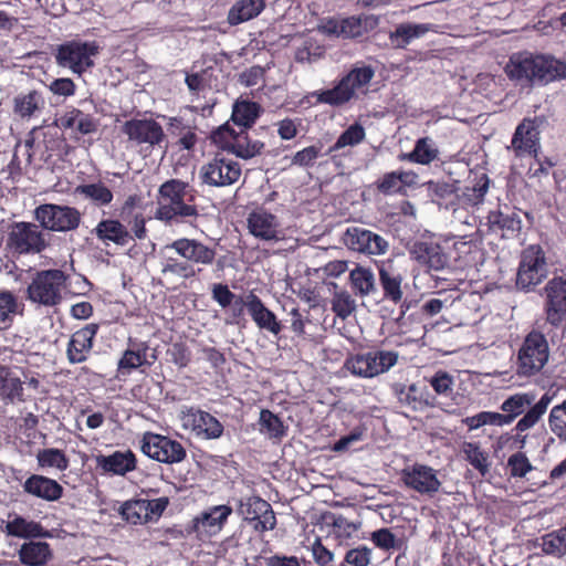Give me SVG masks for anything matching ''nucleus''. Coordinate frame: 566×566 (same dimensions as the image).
<instances>
[{
    "mask_svg": "<svg viewBox=\"0 0 566 566\" xmlns=\"http://www.w3.org/2000/svg\"><path fill=\"white\" fill-rule=\"evenodd\" d=\"M534 395L530 392H517L507 397L500 406L507 424H511L518 416L533 403Z\"/></svg>",
    "mask_w": 566,
    "mask_h": 566,
    "instance_id": "46",
    "label": "nucleus"
},
{
    "mask_svg": "<svg viewBox=\"0 0 566 566\" xmlns=\"http://www.w3.org/2000/svg\"><path fill=\"white\" fill-rule=\"evenodd\" d=\"M379 284L382 291V301L395 305L403 300V275L395 266L392 260L381 261L378 265Z\"/></svg>",
    "mask_w": 566,
    "mask_h": 566,
    "instance_id": "26",
    "label": "nucleus"
},
{
    "mask_svg": "<svg viewBox=\"0 0 566 566\" xmlns=\"http://www.w3.org/2000/svg\"><path fill=\"white\" fill-rule=\"evenodd\" d=\"M504 73L522 88L543 87L566 78V62L552 54L520 51L510 55Z\"/></svg>",
    "mask_w": 566,
    "mask_h": 566,
    "instance_id": "1",
    "label": "nucleus"
},
{
    "mask_svg": "<svg viewBox=\"0 0 566 566\" xmlns=\"http://www.w3.org/2000/svg\"><path fill=\"white\" fill-rule=\"evenodd\" d=\"M544 314L551 342H555L557 331L566 328V279L555 276L545 285Z\"/></svg>",
    "mask_w": 566,
    "mask_h": 566,
    "instance_id": "9",
    "label": "nucleus"
},
{
    "mask_svg": "<svg viewBox=\"0 0 566 566\" xmlns=\"http://www.w3.org/2000/svg\"><path fill=\"white\" fill-rule=\"evenodd\" d=\"M69 275L60 269L38 271L27 289L28 298L38 305L53 307L63 300Z\"/></svg>",
    "mask_w": 566,
    "mask_h": 566,
    "instance_id": "5",
    "label": "nucleus"
},
{
    "mask_svg": "<svg viewBox=\"0 0 566 566\" xmlns=\"http://www.w3.org/2000/svg\"><path fill=\"white\" fill-rule=\"evenodd\" d=\"M428 191L432 200L439 205L442 202H450L451 205H455L453 199L457 200L458 196L457 182L429 181Z\"/></svg>",
    "mask_w": 566,
    "mask_h": 566,
    "instance_id": "55",
    "label": "nucleus"
},
{
    "mask_svg": "<svg viewBox=\"0 0 566 566\" xmlns=\"http://www.w3.org/2000/svg\"><path fill=\"white\" fill-rule=\"evenodd\" d=\"M469 463L482 475L489 472V457L479 446L469 443L464 450Z\"/></svg>",
    "mask_w": 566,
    "mask_h": 566,
    "instance_id": "63",
    "label": "nucleus"
},
{
    "mask_svg": "<svg viewBox=\"0 0 566 566\" xmlns=\"http://www.w3.org/2000/svg\"><path fill=\"white\" fill-rule=\"evenodd\" d=\"M143 505L142 499L129 500L122 504L119 513L127 523L134 525L145 524L148 522V515L145 514V506Z\"/></svg>",
    "mask_w": 566,
    "mask_h": 566,
    "instance_id": "57",
    "label": "nucleus"
},
{
    "mask_svg": "<svg viewBox=\"0 0 566 566\" xmlns=\"http://www.w3.org/2000/svg\"><path fill=\"white\" fill-rule=\"evenodd\" d=\"M34 218L45 230L69 232L80 227L82 213L75 207L43 203L35 208Z\"/></svg>",
    "mask_w": 566,
    "mask_h": 566,
    "instance_id": "11",
    "label": "nucleus"
},
{
    "mask_svg": "<svg viewBox=\"0 0 566 566\" xmlns=\"http://www.w3.org/2000/svg\"><path fill=\"white\" fill-rule=\"evenodd\" d=\"M22 488L27 494L48 502L59 501L64 492L63 486L57 481L40 474L30 475Z\"/></svg>",
    "mask_w": 566,
    "mask_h": 566,
    "instance_id": "31",
    "label": "nucleus"
},
{
    "mask_svg": "<svg viewBox=\"0 0 566 566\" xmlns=\"http://www.w3.org/2000/svg\"><path fill=\"white\" fill-rule=\"evenodd\" d=\"M224 130L232 135L230 148L233 154L243 159H250L260 155L264 148V144L260 140H252L245 129L234 134L233 129L226 127Z\"/></svg>",
    "mask_w": 566,
    "mask_h": 566,
    "instance_id": "43",
    "label": "nucleus"
},
{
    "mask_svg": "<svg viewBox=\"0 0 566 566\" xmlns=\"http://www.w3.org/2000/svg\"><path fill=\"white\" fill-rule=\"evenodd\" d=\"M74 192L76 195L83 196L86 199H90L98 207L108 206L114 198L112 190L101 181L78 185Z\"/></svg>",
    "mask_w": 566,
    "mask_h": 566,
    "instance_id": "49",
    "label": "nucleus"
},
{
    "mask_svg": "<svg viewBox=\"0 0 566 566\" xmlns=\"http://www.w3.org/2000/svg\"><path fill=\"white\" fill-rule=\"evenodd\" d=\"M343 242L349 250L367 255L385 254L389 249V243L385 238L357 226L346 229Z\"/></svg>",
    "mask_w": 566,
    "mask_h": 566,
    "instance_id": "20",
    "label": "nucleus"
},
{
    "mask_svg": "<svg viewBox=\"0 0 566 566\" xmlns=\"http://www.w3.org/2000/svg\"><path fill=\"white\" fill-rule=\"evenodd\" d=\"M98 329V324L90 323L72 334L66 345V357L70 364H81L88 358Z\"/></svg>",
    "mask_w": 566,
    "mask_h": 566,
    "instance_id": "25",
    "label": "nucleus"
},
{
    "mask_svg": "<svg viewBox=\"0 0 566 566\" xmlns=\"http://www.w3.org/2000/svg\"><path fill=\"white\" fill-rule=\"evenodd\" d=\"M398 358L395 350L375 349L348 356L344 367L356 377L374 378L387 373L398 363Z\"/></svg>",
    "mask_w": 566,
    "mask_h": 566,
    "instance_id": "8",
    "label": "nucleus"
},
{
    "mask_svg": "<svg viewBox=\"0 0 566 566\" xmlns=\"http://www.w3.org/2000/svg\"><path fill=\"white\" fill-rule=\"evenodd\" d=\"M247 228L251 235L264 242H279L286 237L277 216L263 207H258L248 214Z\"/></svg>",
    "mask_w": 566,
    "mask_h": 566,
    "instance_id": "15",
    "label": "nucleus"
},
{
    "mask_svg": "<svg viewBox=\"0 0 566 566\" xmlns=\"http://www.w3.org/2000/svg\"><path fill=\"white\" fill-rule=\"evenodd\" d=\"M264 8V0H238L230 8L227 20L230 25H238L258 17Z\"/></svg>",
    "mask_w": 566,
    "mask_h": 566,
    "instance_id": "44",
    "label": "nucleus"
},
{
    "mask_svg": "<svg viewBox=\"0 0 566 566\" xmlns=\"http://www.w3.org/2000/svg\"><path fill=\"white\" fill-rule=\"evenodd\" d=\"M46 247L44 234L36 224L23 221L11 224L6 239V250L12 255L39 254Z\"/></svg>",
    "mask_w": 566,
    "mask_h": 566,
    "instance_id": "10",
    "label": "nucleus"
},
{
    "mask_svg": "<svg viewBox=\"0 0 566 566\" xmlns=\"http://www.w3.org/2000/svg\"><path fill=\"white\" fill-rule=\"evenodd\" d=\"M374 76L375 70L371 65L354 66L332 88L310 92L302 98V103L342 107L357 99L359 94H366Z\"/></svg>",
    "mask_w": 566,
    "mask_h": 566,
    "instance_id": "3",
    "label": "nucleus"
},
{
    "mask_svg": "<svg viewBox=\"0 0 566 566\" xmlns=\"http://www.w3.org/2000/svg\"><path fill=\"white\" fill-rule=\"evenodd\" d=\"M428 382L439 396L449 397L453 392L454 378L446 370H437L430 378H428Z\"/></svg>",
    "mask_w": 566,
    "mask_h": 566,
    "instance_id": "62",
    "label": "nucleus"
},
{
    "mask_svg": "<svg viewBox=\"0 0 566 566\" xmlns=\"http://www.w3.org/2000/svg\"><path fill=\"white\" fill-rule=\"evenodd\" d=\"M119 219H102L94 228V233L104 243L113 242L116 245L125 247L137 239L132 229Z\"/></svg>",
    "mask_w": 566,
    "mask_h": 566,
    "instance_id": "30",
    "label": "nucleus"
},
{
    "mask_svg": "<svg viewBox=\"0 0 566 566\" xmlns=\"http://www.w3.org/2000/svg\"><path fill=\"white\" fill-rule=\"evenodd\" d=\"M406 172H387L381 179L377 181V189L384 195H390L397 192L401 188V184L405 181Z\"/></svg>",
    "mask_w": 566,
    "mask_h": 566,
    "instance_id": "64",
    "label": "nucleus"
},
{
    "mask_svg": "<svg viewBox=\"0 0 566 566\" xmlns=\"http://www.w3.org/2000/svg\"><path fill=\"white\" fill-rule=\"evenodd\" d=\"M332 310L337 317L345 319L356 310V302L347 291L335 292L332 298Z\"/></svg>",
    "mask_w": 566,
    "mask_h": 566,
    "instance_id": "60",
    "label": "nucleus"
},
{
    "mask_svg": "<svg viewBox=\"0 0 566 566\" xmlns=\"http://www.w3.org/2000/svg\"><path fill=\"white\" fill-rule=\"evenodd\" d=\"M323 145L321 143L307 146L294 154L291 159L292 166L302 168L312 167L316 159L322 156Z\"/></svg>",
    "mask_w": 566,
    "mask_h": 566,
    "instance_id": "61",
    "label": "nucleus"
},
{
    "mask_svg": "<svg viewBox=\"0 0 566 566\" xmlns=\"http://www.w3.org/2000/svg\"><path fill=\"white\" fill-rule=\"evenodd\" d=\"M54 125L60 129H76L82 135H90L97 130L96 119L80 108L69 106L55 118Z\"/></svg>",
    "mask_w": 566,
    "mask_h": 566,
    "instance_id": "32",
    "label": "nucleus"
},
{
    "mask_svg": "<svg viewBox=\"0 0 566 566\" xmlns=\"http://www.w3.org/2000/svg\"><path fill=\"white\" fill-rule=\"evenodd\" d=\"M142 451L148 458L166 464L180 463L187 457V451L179 441L154 432L143 436Z\"/></svg>",
    "mask_w": 566,
    "mask_h": 566,
    "instance_id": "12",
    "label": "nucleus"
},
{
    "mask_svg": "<svg viewBox=\"0 0 566 566\" xmlns=\"http://www.w3.org/2000/svg\"><path fill=\"white\" fill-rule=\"evenodd\" d=\"M462 422L470 431L478 430L484 426H507L504 415L495 411H480L476 415L464 418Z\"/></svg>",
    "mask_w": 566,
    "mask_h": 566,
    "instance_id": "54",
    "label": "nucleus"
},
{
    "mask_svg": "<svg viewBox=\"0 0 566 566\" xmlns=\"http://www.w3.org/2000/svg\"><path fill=\"white\" fill-rule=\"evenodd\" d=\"M486 227L490 233L500 234L504 239H513L521 233L522 219L518 211L505 205L503 208L499 207L489 211Z\"/></svg>",
    "mask_w": 566,
    "mask_h": 566,
    "instance_id": "23",
    "label": "nucleus"
},
{
    "mask_svg": "<svg viewBox=\"0 0 566 566\" xmlns=\"http://www.w3.org/2000/svg\"><path fill=\"white\" fill-rule=\"evenodd\" d=\"M148 349L149 346L146 342L137 344L129 338L128 347L123 352L117 361L115 379L126 381L136 370L145 373L146 368H149L156 359L155 355H153V360L148 359Z\"/></svg>",
    "mask_w": 566,
    "mask_h": 566,
    "instance_id": "21",
    "label": "nucleus"
},
{
    "mask_svg": "<svg viewBox=\"0 0 566 566\" xmlns=\"http://www.w3.org/2000/svg\"><path fill=\"white\" fill-rule=\"evenodd\" d=\"M201 272V269L196 270L195 266L188 263L185 259L182 261L168 258L163 264L161 274H174L182 279H191Z\"/></svg>",
    "mask_w": 566,
    "mask_h": 566,
    "instance_id": "58",
    "label": "nucleus"
},
{
    "mask_svg": "<svg viewBox=\"0 0 566 566\" xmlns=\"http://www.w3.org/2000/svg\"><path fill=\"white\" fill-rule=\"evenodd\" d=\"M366 133L364 127L355 123L346 128L337 138L335 144L331 147V151L338 150L346 146H355L365 139Z\"/></svg>",
    "mask_w": 566,
    "mask_h": 566,
    "instance_id": "59",
    "label": "nucleus"
},
{
    "mask_svg": "<svg viewBox=\"0 0 566 566\" xmlns=\"http://www.w3.org/2000/svg\"><path fill=\"white\" fill-rule=\"evenodd\" d=\"M0 400L6 405L25 401L23 381L7 366H0Z\"/></svg>",
    "mask_w": 566,
    "mask_h": 566,
    "instance_id": "36",
    "label": "nucleus"
},
{
    "mask_svg": "<svg viewBox=\"0 0 566 566\" xmlns=\"http://www.w3.org/2000/svg\"><path fill=\"white\" fill-rule=\"evenodd\" d=\"M167 130L172 138H176V145L180 149L191 150L198 143L197 126L187 123L180 116L169 118Z\"/></svg>",
    "mask_w": 566,
    "mask_h": 566,
    "instance_id": "37",
    "label": "nucleus"
},
{
    "mask_svg": "<svg viewBox=\"0 0 566 566\" xmlns=\"http://www.w3.org/2000/svg\"><path fill=\"white\" fill-rule=\"evenodd\" d=\"M261 106L252 101L237 102L233 106L231 119L234 124L247 129L251 127L260 116Z\"/></svg>",
    "mask_w": 566,
    "mask_h": 566,
    "instance_id": "50",
    "label": "nucleus"
},
{
    "mask_svg": "<svg viewBox=\"0 0 566 566\" xmlns=\"http://www.w3.org/2000/svg\"><path fill=\"white\" fill-rule=\"evenodd\" d=\"M192 265H213L217 251L197 239L180 238L167 245Z\"/></svg>",
    "mask_w": 566,
    "mask_h": 566,
    "instance_id": "22",
    "label": "nucleus"
},
{
    "mask_svg": "<svg viewBox=\"0 0 566 566\" xmlns=\"http://www.w3.org/2000/svg\"><path fill=\"white\" fill-rule=\"evenodd\" d=\"M535 547H539L542 553L555 558L566 556V523L565 526L548 532L536 538Z\"/></svg>",
    "mask_w": 566,
    "mask_h": 566,
    "instance_id": "40",
    "label": "nucleus"
},
{
    "mask_svg": "<svg viewBox=\"0 0 566 566\" xmlns=\"http://www.w3.org/2000/svg\"><path fill=\"white\" fill-rule=\"evenodd\" d=\"M6 531L9 535L21 538L41 537L44 535L43 526L40 523L27 521L21 516L9 521L6 525Z\"/></svg>",
    "mask_w": 566,
    "mask_h": 566,
    "instance_id": "51",
    "label": "nucleus"
},
{
    "mask_svg": "<svg viewBox=\"0 0 566 566\" xmlns=\"http://www.w3.org/2000/svg\"><path fill=\"white\" fill-rule=\"evenodd\" d=\"M515 158L541 155V132L535 119L524 118L515 128L507 147Z\"/></svg>",
    "mask_w": 566,
    "mask_h": 566,
    "instance_id": "18",
    "label": "nucleus"
},
{
    "mask_svg": "<svg viewBox=\"0 0 566 566\" xmlns=\"http://www.w3.org/2000/svg\"><path fill=\"white\" fill-rule=\"evenodd\" d=\"M403 484L420 494H433L439 491L441 482L436 470L424 464H413L401 471Z\"/></svg>",
    "mask_w": 566,
    "mask_h": 566,
    "instance_id": "24",
    "label": "nucleus"
},
{
    "mask_svg": "<svg viewBox=\"0 0 566 566\" xmlns=\"http://www.w3.org/2000/svg\"><path fill=\"white\" fill-rule=\"evenodd\" d=\"M36 461L40 468H54L65 471L70 465V460L65 452L56 448L41 449L36 453Z\"/></svg>",
    "mask_w": 566,
    "mask_h": 566,
    "instance_id": "53",
    "label": "nucleus"
},
{
    "mask_svg": "<svg viewBox=\"0 0 566 566\" xmlns=\"http://www.w3.org/2000/svg\"><path fill=\"white\" fill-rule=\"evenodd\" d=\"M96 468L104 474L124 476L137 469V458L129 449L126 451L117 450L108 455H97Z\"/></svg>",
    "mask_w": 566,
    "mask_h": 566,
    "instance_id": "28",
    "label": "nucleus"
},
{
    "mask_svg": "<svg viewBox=\"0 0 566 566\" xmlns=\"http://www.w3.org/2000/svg\"><path fill=\"white\" fill-rule=\"evenodd\" d=\"M428 31V24L401 23L391 33L390 39L397 46L405 48L413 39L424 35Z\"/></svg>",
    "mask_w": 566,
    "mask_h": 566,
    "instance_id": "52",
    "label": "nucleus"
},
{
    "mask_svg": "<svg viewBox=\"0 0 566 566\" xmlns=\"http://www.w3.org/2000/svg\"><path fill=\"white\" fill-rule=\"evenodd\" d=\"M180 419L184 428L190 429L200 439H219L224 431L223 424L214 416L199 408L184 409Z\"/></svg>",
    "mask_w": 566,
    "mask_h": 566,
    "instance_id": "19",
    "label": "nucleus"
},
{
    "mask_svg": "<svg viewBox=\"0 0 566 566\" xmlns=\"http://www.w3.org/2000/svg\"><path fill=\"white\" fill-rule=\"evenodd\" d=\"M44 107L45 98L43 93L38 90L20 93L13 98V113L21 119L35 117Z\"/></svg>",
    "mask_w": 566,
    "mask_h": 566,
    "instance_id": "35",
    "label": "nucleus"
},
{
    "mask_svg": "<svg viewBox=\"0 0 566 566\" xmlns=\"http://www.w3.org/2000/svg\"><path fill=\"white\" fill-rule=\"evenodd\" d=\"M232 513L230 505L210 506L192 518L188 532L195 533L202 541L211 538L224 528Z\"/></svg>",
    "mask_w": 566,
    "mask_h": 566,
    "instance_id": "14",
    "label": "nucleus"
},
{
    "mask_svg": "<svg viewBox=\"0 0 566 566\" xmlns=\"http://www.w3.org/2000/svg\"><path fill=\"white\" fill-rule=\"evenodd\" d=\"M122 133L136 146H159L166 138L161 125L153 118H132L122 125Z\"/></svg>",
    "mask_w": 566,
    "mask_h": 566,
    "instance_id": "17",
    "label": "nucleus"
},
{
    "mask_svg": "<svg viewBox=\"0 0 566 566\" xmlns=\"http://www.w3.org/2000/svg\"><path fill=\"white\" fill-rule=\"evenodd\" d=\"M482 256V250L478 241L467 240L465 237L455 240L452 243V249L449 254V259L453 260L460 266H469L478 261Z\"/></svg>",
    "mask_w": 566,
    "mask_h": 566,
    "instance_id": "42",
    "label": "nucleus"
},
{
    "mask_svg": "<svg viewBox=\"0 0 566 566\" xmlns=\"http://www.w3.org/2000/svg\"><path fill=\"white\" fill-rule=\"evenodd\" d=\"M490 187V178L482 174L467 185L460 195L457 196V205L463 208L475 207L484 201V197Z\"/></svg>",
    "mask_w": 566,
    "mask_h": 566,
    "instance_id": "38",
    "label": "nucleus"
},
{
    "mask_svg": "<svg viewBox=\"0 0 566 566\" xmlns=\"http://www.w3.org/2000/svg\"><path fill=\"white\" fill-rule=\"evenodd\" d=\"M241 176L240 165L221 154H217L200 170L203 184L212 187H227L233 185Z\"/></svg>",
    "mask_w": 566,
    "mask_h": 566,
    "instance_id": "16",
    "label": "nucleus"
},
{
    "mask_svg": "<svg viewBox=\"0 0 566 566\" xmlns=\"http://www.w3.org/2000/svg\"><path fill=\"white\" fill-rule=\"evenodd\" d=\"M258 423L261 433L279 442L286 437L289 431V427L284 424L283 420L269 409H261Z\"/></svg>",
    "mask_w": 566,
    "mask_h": 566,
    "instance_id": "47",
    "label": "nucleus"
},
{
    "mask_svg": "<svg viewBox=\"0 0 566 566\" xmlns=\"http://www.w3.org/2000/svg\"><path fill=\"white\" fill-rule=\"evenodd\" d=\"M237 512L244 521L253 523L255 532L264 533L276 526V517L271 504L259 495L240 499Z\"/></svg>",
    "mask_w": 566,
    "mask_h": 566,
    "instance_id": "13",
    "label": "nucleus"
},
{
    "mask_svg": "<svg viewBox=\"0 0 566 566\" xmlns=\"http://www.w3.org/2000/svg\"><path fill=\"white\" fill-rule=\"evenodd\" d=\"M249 315L260 329L269 331L273 335L281 333L282 324L277 321L276 315L253 292L249 293Z\"/></svg>",
    "mask_w": 566,
    "mask_h": 566,
    "instance_id": "34",
    "label": "nucleus"
},
{
    "mask_svg": "<svg viewBox=\"0 0 566 566\" xmlns=\"http://www.w3.org/2000/svg\"><path fill=\"white\" fill-rule=\"evenodd\" d=\"M349 282L355 295L368 296L377 291L375 275L370 269L357 265L349 273Z\"/></svg>",
    "mask_w": 566,
    "mask_h": 566,
    "instance_id": "45",
    "label": "nucleus"
},
{
    "mask_svg": "<svg viewBox=\"0 0 566 566\" xmlns=\"http://www.w3.org/2000/svg\"><path fill=\"white\" fill-rule=\"evenodd\" d=\"M394 389L398 402L412 411H422L426 408L436 406V397L429 392L427 387H421L417 384L409 386L397 384Z\"/></svg>",
    "mask_w": 566,
    "mask_h": 566,
    "instance_id": "29",
    "label": "nucleus"
},
{
    "mask_svg": "<svg viewBox=\"0 0 566 566\" xmlns=\"http://www.w3.org/2000/svg\"><path fill=\"white\" fill-rule=\"evenodd\" d=\"M553 397L554 395L545 392L539 398V400L535 405H533L517 421L515 430L517 432H524L533 428L546 412L549 403L553 400Z\"/></svg>",
    "mask_w": 566,
    "mask_h": 566,
    "instance_id": "48",
    "label": "nucleus"
},
{
    "mask_svg": "<svg viewBox=\"0 0 566 566\" xmlns=\"http://www.w3.org/2000/svg\"><path fill=\"white\" fill-rule=\"evenodd\" d=\"M410 255L420 265L434 271L443 270L449 263V254L431 239L416 241L410 249Z\"/></svg>",
    "mask_w": 566,
    "mask_h": 566,
    "instance_id": "27",
    "label": "nucleus"
},
{
    "mask_svg": "<svg viewBox=\"0 0 566 566\" xmlns=\"http://www.w3.org/2000/svg\"><path fill=\"white\" fill-rule=\"evenodd\" d=\"M546 253L539 244H531L522 250L515 285L520 291H532L548 275Z\"/></svg>",
    "mask_w": 566,
    "mask_h": 566,
    "instance_id": "7",
    "label": "nucleus"
},
{
    "mask_svg": "<svg viewBox=\"0 0 566 566\" xmlns=\"http://www.w3.org/2000/svg\"><path fill=\"white\" fill-rule=\"evenodd\" d=\"M159 207L156 218L165 223L195 224L199 218L196 205L197 190L180 179L165 181L158 189Z\"/></svg>",
    "mask_w": 566,
    "mask_h": 566,
    "instance_id": "2",
    "label": "nucleus"
},
{
    "mask_svg": "<svg viewBox=\"0 0 566 566\" xmlns=\"http://www.w3.org/2000/svg\"><path fill=\"white\" fill-rule=\"evenodd\" d=\"M143 197L137 193L129 195L119 208L118 217L132 226V231L138 240L147 238L146 218L143 212L135 209L142 205Z\"/></svg>",
    "mask_w": 566,
    "mask_h": 566,
    "instance_id": "33",
    "label": "nucleus"
},
{
    "mask_svg": "<svg viewBox=\"0 0 566 566\" xmlns=\"http://www.w3.org/2000/svg\"><path fill=\"white\" fill-rule=\"evenodd\" d=\"M20 562L24 566H44L52 558V551L46 542H28L19 549Z\"/></svg>",
    "mask_w": 566,
    "mask_h": 566,
    "instance_id": "41",
    "label": "nucleus"
},
{
    "mask_svg": "<svg viewBox=\"0 0 566 566\" xmlns=\"http://www.w3.org/2000/svg\"><path fill=\"white\" fill-rule=\"evenodd\" d=\"M548 426L562 442H566V399L551 409Z\"/></svg>",
    "mask_w": 566,
    "mask_h": 566,
    "instance_id": "56",
    "label": "nucleus"
},
{
    "mask_svg": "<svg viewBox=\"0 0 566 566\" xmlns=\"http://www.w3.org/2000/svg\"><path fill=\"white\" fill-rule=\"evenodd\" d=\"M99 53V45L96 41L69 40L53 50L55 63L72 73L82 76L94 66L93 56Z\"/></svg>",
    "mask_w": 566,
    "mask_h": 566,
    "instance_id": "6",
    "label": "nucleus"
},
{
    "mask_svg": "<svg viewBox=\"0 0 566 566\" xmlns=\"http://www.w3.org/2000/svg\"><path fill=\"white\" fill-rule=\"evenodd\" d=\"M399 159L428 166L439 159V149L430 137H421L417 139L413 149L410 153H402Z\"/></svg>",
    "mask_w": 566,
    "mask_h": 566,
    "instance_id": "39",
    "label": "nucleus"
},
{
    "mask_svg": "<svg viewBox=\"0 0 566 566\" xmlns=\"http://www.w3.org/2000/svg\"><path fill=\"white\" fill-rule=\"evenodd\" d=\"M547 331L538 328L528 332L517 350L516 371L523 377H532L542 371L549 358Z\"/></svg>",
    "mask_w": 566,
    "mask_h": 566,
    "instance_id": "4",
    "label": "nucleus"
}]
</instances>
